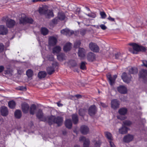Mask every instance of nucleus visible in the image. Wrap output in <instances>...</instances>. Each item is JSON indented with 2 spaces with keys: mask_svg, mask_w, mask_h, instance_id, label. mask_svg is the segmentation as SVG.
Here are the masks:
<instances>
[{
  "mask_svg": "<svg viewBox=\"0 0 147 147\" xmlns=\"http://www.w3.org/2000/svg\"><path fill=\"white\" fill-rule=\"evenodd\" d=\"M129 45L132 46L133 49L131 48H129V50L133 54L137 53V52L145 51L146 50V49L144 47L140 46L136 43H130Z\"/></svg>",
  "mask_w": 147,
  "mask_h": 147,
  "instance_id": "nucleus-1",
  "label": "nucleus"
},
{
  "mask_svg": "<svg viewBox=\"0 0 147 147\" xmlns=\"http://www.w3.org/2000/svg\"><path fill=\"white\" fill-rule=\"evenodd\" d=\"M63 121V118L61 117H56L55 116H52L49 118V123L50 125L54 123H56L58 126H60L62 124Z\"/></svg>",
  "mask_w": 147,
  "mask_h": 147,
  "instance_id": "nucleus-2",
  "label": "nucleus"
},
{
  "mask_svg": "<svg viewBox=\"0 0 147 147\" xmlns=\"http://www.w3.org/2000/svg\"><path fill=\"white\" fill-rule=\"evenodd\" d=\"M38 11L40 13L45 15L47 18H50L54 16L52 10H46L44 7H40Z\"/></svg>",
  "mask_w": 147,
  "mask_h": 147,
  "instance_id": "nucleus-3",
  "label": "nucleus"
},
{
  "mask_svg": "<svg viewBox=\"0 0 147 147\" xmlns=\"http://www.w3.org/2000/svg\"><path fill=\"white\" fill-rule=\"evenodd\" d=\"M20 24H24L26 23L32 24L33 20L31 18L27 17L25 14L23 13L21 14L20 17Z\"/></svg>",
  "mask_w": 147,
  "mask_h": 147,
  "instance_id": "nucleus-4",
  "label": "nucleus"
},
{
  "mask_svg": "<svg viewBox=\"0 0 147 147\" xmlns=\"http://www.w3.org/2000/svg\"><path fill=\"white\" fill-rule=\"evenodd\" d=\"M79 139L80 142H83L84 147H89L90 142L88 138L84 136H81Z\"/></svg>",
  "mask_w": 147,
  "mask_h": 147,
  "instance_id": "nucleus-5",
  "label": "nucleus"
},
{
  "mask_svg": "<svg viewBox=\"0 0 147 147\" xmlns=\"http://www.w3.org/2000/svg\"><path fill=\"white\" fill-rule=\"evenodd\" d=\"M121 78L124 82L128 83L131 81V77L130 74L124 73L121 76Z\"/></svg>",
  "mask_w": 147,
  "mask_h": 147,
  "instance_id": "nucleus-6",
  "label": "nucleus"
},
{
  "mask_svg": "<svg viewBox=\"0 0 147 147\" xmlns=\"http://www.w3.org/2000/svg\"><path fill=\"white\" fill-rule=\"evenodd\" d=\"M105 136L107 139L109 140V142L111 147H115V146L113 143L111 142V140H113L111 134L109 132H105Z\"/></svg>",
  "mask_w": 147,
  "mask_h": 147,
  "instance_id": "nucleus-7",
  "label": "nucleus"
},
{
  "mask_svg": "<svg viewBox=\"0 0 147 147\" xmlns=\"http://www.w3.org/2000/svg\"><path fill=\"white\" fill-rule=\"evenodd\" d=\"M97 109L95 106L93 105L91 106L88 110L89 114L91 116L94 115L96 112Z\"/></svg>",
  "mask_w": 147,
  "mask_h": 147,
  "instance_id": "nucleus-8",
  "label": "nucleus"
},
{
  "mask_svg": "<svg viewBox=\"0 0 147 147\" xmlns=\"http://www.w3.org/2000/svg\"><path fill=\"white\" fill-rule=\"evenodd\" d=\"M117 77V76L116 75H115L113 77H112L111 75L109 74L107 75V78L111 85H112L114 84Z\"/></svg>",
  "mask_w": 147,
  "mask_h": 147,
  "instance_id": "nucleus-9",
  "label": "nucleus"
},
{
  "mask_svg": "<svg viewBox=\"0 0 147 147\" xmlns=\"http://www.w3.org/2000/svg\"><path fill=\"white\" fill-rule=\"evenodd\" d=\"M89 47L92 51L95 52L99 51V47L96 44L91 43L89 45Z\"/></svg>",
  "mask_w": 147,
  "mask_h": 147,
  "instance_id": "nucleus-10",
  "label": "nucleus"
},
{
  "mask_svg": "<svg viewBox=\"0 0 147 147\" xmlns=\"http://www.w3.org/2000/svg\"><path fill=\"white\" fill-rule=\"evenodd\" d=\"M119 105V102L117 99L112 100L111 102V107L113 109H115L118 108Z\"/></svg>",
  "mask_w": 147,
  "mask_h": 147,
  "instance_id": "nucleus-11",
  "label": "nucleus"
},
{
  "mask_svg": "<svg viewBox=\"0 0 147 147\" xmlns=\"http://www.w3.org/2000/svg\"><path fill=\"white\" fill-rule=\"evenodd\" d=\"M57 42V39L53 36L50 37L49 38V43L50 46H53L55 45Z\"/></svg>",
  "mask_w": 147,
  "mask_h": 147,
  "instance_id": "nucleus-12",
  "label": "nucleus"
},
{
  "mask_svg": "<svg viewBox=\"0 0 147 147\" xmlns=\"http://www.w3.org/2000/svg\"><path fill=\"white\" fill-rule=\"evenodd\" d=\"M118 91L121 94H125L127 93V88L124 86H120L117 87Z\"/></svg>",
  "mask_w": 147,
  "mask_h": 147,
  "instance_id": "nucleus-13",
  "label": "nucleus"
},
{
  "mask_svg": "<svg viewBox=\"0 0 147 147\" xmlns=\"http://www.w3.org/2000/svg\"><path fill=\"white\" fill-rule=\"evenodd\" d=\"M29 106L28 104L24 103L22 105V108L23 112L25 113L28 112Z\"/></svg>",
  "mask_w": 147,
  "mask_h": 147,
  "instance_id": "nucleus-14",
  "label": "nucleus"
},
{
  "mask_svg": "<svg viewBox=\"0 0 147 147\" xmlns=\"http://www.w3.org/2000/svg\"><path fill=\"white\" fill-rule=\"evenodd\" d=\"M86 51L82 48H79L78 52V54L79 57L81 59H83L85 56Z\"/></svg>",
  "mask_w": 147,
  "mask_h": 147,
  "instance_id": "nucleus-15",
  "label": "nucleus"
},
{
  "mask_svg": "<svg viewBox=\"0 0 147 147\" xmlns=\"http://www.w3.org/2000/svg\"><path fill=\"white\" fill-rule=\"evenodd\" d=\"M8 32L7 29L3 25H0V34L1 35H6Z\"/></svg>",
  "mask_w": 147,
  "mask_h": 147,
  "instance_id": "nucleus-16",
  "label": "nucleus"
},
{
  "mask_svg": "<svg viewBox=\"0 0 147 147\" xmlns=\"http://www.w3.org/2000/svg\"><path fill=\"white\" fill-rule=\"evenodd\" d=\"M89 131V128L87 126L84 125L81 127L80 131L82 134H86Z\"/></svg>",
  "mask_w": 147,
  "mask_h": 147,
  "instance_id": "nucleus-17",
  "label": "nucleus"
},
{
  "mask_svg": "<svg viewBox=\"0 0 147 147\" xmlns=\"http://www.w3.org/2000/svg\"><path fill=\"white\" fill-rule=\"evenodd\" d=\"M1 112L2 115L3 116H7L8 113L7 108V107L3 106L1 108Z\"/></svg>",
  "mask_w": 147,
  "mask_h": 147,
  "instance_id": "nucleus-18",
  "label": "nucleus"
},
{
  "mask_svg": "<svg viewBox=\"0 0 147 147\" xmlns=\"http://www.w3.org/2000/svg\"><path fill=\"white\" fill-rule=\"evenodd\" d=\"M15 22L13 20L9 19L6 22V25L9 28L13 27L15 24Z\"/></svg>",
  "mask_w": 147,
  "mask_h": 147,
  "instance_id": "nucleus-19",
  "label": "nucleus"
},
{
  "mask_svg": "<svg viewBox=\"0 0 147 147\" xmlns=\"http://www.w3.org/2000/svg\"><path fill=\"white\" fill-rule=\"evenodd\" d=\"M134 138L133 135H128L123 138V141L125 142H129L132 141Z\"/></svg>",
  "mask_w": 147,
  "mask_h": 147,
  "instance_id": "nucleus-20",
  "label": "nucleus"
},
{
  "mask_svg": "<svg viewBox=\"0 0 147 147\" xmlns=\"http://www.w3.org/2000/svg\"><path fill=\"white\" fill-rule=\"evenodd\" d=\"M87 59L89 61H93L95 59L94 54L91 52L89 53L88 55Z\"/></svg>",
  "mask_w": 147,
  "mask_h": 147,
  "instance_id": "nucleus-21",
  "label": "nucleus"
},
{
  "mask_svg": "<svg viewBox=\"0 0 147 147\" xmlns=\"http://www.w3.org/2000/svg\"><path fill=\"white\" fill-rule=\"evenodd\" d=\"M128 128L123 125L122 127L119 129V132L122 134H124L127 133Z\"/></svg>",
  "mask_w": 147,
  "mask_h": 147,
  "instance_id": "nucleus-22",
  "label": "nucleus"
},
{
  "mask_svg": "<svg viewBox=\"0 0 147 147\" xmlns=\"http://www.w3.org/2000/svg\"><path fill=\"white\" fill-rule=\"evenodd\" d=\"M93 144L94 145V147H99L100 144V142L98 138L96 139H94L92 141Z\"/></svg>",
  "mask_w": 147,
  "mask_h": 147,
  "instance_id": "nucleus-23",
  "label": "nucleus"
},
{
  "mask_svg": "<svg viewBox=\"0 0 147 147\" xmlns=\"http://www.w3.org/2000/svg\"><path fill=\"white\" fill-rule=\"evenodd\" d=\"M140 77L143 78L147 77V71L145 69H142L140 72Z\"/></svg>",
  "mask_w": 147,
  "mask_h": 147,
  "instance_id": "nucleus-24",
  "label": "nucleus"
},
{
  "mask_svg": "<svg viewBox=\"0 0 147 147\" xmlns=\"http://www.w3.org/2000/svg\"><path fill=\"white\" fill-rule=\"evenodd\" d=\"M127 109L125 108H123L120 109L118 111L119 113L121 115H125L126 114L127 112Z\"/></svg>",
  "mask_w": 147,
  "mask_h": 147,
  "instance_id": "nucleus-25",
  "label": "nucleus"
},
{
  "mask_svg": "<svg viewBox=\"0 0 147 147\" xmlns=\"http://www.w3.org/2000/svg\"><path fill=\"white\" fill-rule=\"evenodd\" d=\"M36 109V107L35 105H32L30 108V113L31 114H34Z\"/></svg>",
  "mask_w": 147,
  "mask_h": 147,
  "instance_id": "nucleus-26",
  "label": "nucleus"
},
{
  "mask_svg": "<svg viewBox=\"0 0 147 147\" xmlns=\"http://www.w3.org/2000/svg\"><path fill=\"white\" fill-rule=\"evenodd\" d=\"M129 72L130 74H135L137 73L138 70L137 68L135 67H129Z\"/></svg>",
  "mask_w": 147,
  "mask_h": 147,
  "instance_id": "nucleus-27",
  "label": "nucleus"
},
{
  "mask_svg": "<svg viewBox=\"0 0 147 147\" xmlns=\"http://www.w3.org/2000/svg\"><path fill=\"white\" fill-rule=\"evenodd\" d=\"M61 48L60 47L57 46L54 47L53 49V53L54 54L57 53L61 51Z\"/></svg>",
  "mask_w": 147,
  "mask_h": 147,
  "instance_id": "nucleus-28",
  "label": "nucleus"
},
{
  "mask_svg": "<svg viewBox=\"0 0 147 147\" xmlns=\"http://www.w3.org/2000/svg\"><path fill=\"white\" fill-rule=\"evenodd\" d=\"M15 116L17 118L19 119L22 116L21 111L19 110H16L15 112Z\"/></svg>",
  "mask_w": 147,
  "mask_h": 147,
  "instance_id": "nucleus-29",
  "label": "nucleus"
},
{
  "mask_svg": "<svg viewBox=\"0 0 147 147\" xmlns=\"http://www.w3.org/2000/svg\"><path fill=\"white\" fill-rule=\"evenodd\" d=\"M74 34L72 31L69 30L67 28L65 29V34L67 36H70Z\"/></svg>",
  "mask_w": 147,
  "mask_h": 147,
  "instance_id": "nucleus-30",
  "label": "nucleus"
},
{
  "mask_svg": "<svg viewBox=\"0 0 147 147\" xmlns=\"http://www.w3.org/2000/svg\"><path fill=\"white\" fill-rule=\"evenodd\" d=\"M46 75V73L45 71H42L39 72L38 74V77L40 78H44Z\"/></svg>",
  "mask_w": 147,
  "mask_h": 147,
  "instance_id": "nucleus-31",
  "label": "nucleus"
},
{
  "mask_svg": "<svg viewBox=\"0 0 147 147\" xmlns=\"http://www.w3.org/2000/svg\"><path fill=\"white\" fill-rule=\"evenodd\" d=\"M36 115L37 117L39 119L42 118L43 115L42 111L41 110H39L37 112Z\"/></svg>",
  "mask_w": 147,
  "mask_h": 147,
  "instance_id": "nucleus-32",
  "label": "nucleus"
},
{
  "mask_svg": "<svg viewBox=\"0 0 147 147\" xmlns=\"http://www.w3.org/2000/svg\"><path fill=\"white\" fill-rule=\"evenodd\" d=\"M41 33L44 35H47L48 33V30L45 28H42L41 29Z\"/></svg>",
  "mask_w": 147,
  "mask_h": 147,
  "instance_id": "nucleus-33",
  "label": "nucleus"
},
{
  "mask_svg": "<svg viewBox=\"0 0 147 147\" xmlns=\"http://www.w3.org/2000/svg\"><path fill=\"white\" fill-rule=\"evenodd\" d=\"M65 125L68 128H71L72 127V123L71 120L67 119L66 120Z\"/></svg>",
  "mask_w": 147,
  "mask_h": 147,
  "instance_id": "nucleus-34",
  "label": "nucleus"
},
{
  "mask_svg": "<svg viewBox=\"0 0 147 147\" xmlns=\"http://www.w3.org/2000/svg\"><path fill=\"white\" fill-rule=\"evenodd\" d=\"M47 71L48 74L51 75L54 71V68L53 67H49L47 68Z\"/></svg>",
  "mask_w": 147,
  "mask_h": 147,
  "instance_id": "nucleus-35",
  "label": "nucleus"
},
{
  "mask_svg": "<svg viewBox=\"0 0 147 147\" xmlns=\"http://www.w3.org/2000/svg\"><path fill=\"white\" fill-rule=\"evenodd\" d=\"M72 119L74 123L75 124L77 123L78 121V118L76 114H74L72 115Z\"/></svg>",
  "mask_w": 147,
  "mask_h": 147,
  "instance_id": "nucleus-36",
  "label": "nucleus"
},
{
  "mask_svg": "<svg viewBox=\"0 0 147 147\" xmlns=\"http://www.w3.org/2000/svg\"><path fill=\"white\" fill-rule=\"evenodd\" d=\"M58 19L60 20H64V13L63 12H59L58 14Z\"/></svg>",
  "mask_w": 147,
  "mask_h": 147,
  "instance_id": "nucleus-37",
  "label": "nucleus"
},
{
  "mask_svg": "<svg viewBox=\"0 0 147 147\" xmlns=\"http://www.w3.org/2000/svg\"><path fill=\"white\" fill-rule=\"evenodd\" d=\"M16 105L15 102L13 100L10 101L8 102L9 107L11 109L13 108Z\"/></svg>",
  "mask_w": 147,
  "mask_h": 147,
  "instance_id": "nucleus-38",
  "label": "nucleus"
},
{
  "mask_svg": "<svg viewBox=\"0 0 147 147\" xmlns=\"http://www.w3.org/2000/svg\"><path fill=\"white\" fill-rule=\"evenodd\" d=\"M71 48V44L70 43H67L65 45V51L69 50Z\"/></svg>",
  "mask_w": 147,
  "mask_h": 147,
  "instance_id": "nucleus-39",
  "label": "nucleus"
},
{
  "mask_svg": "<svg viewBox=\"0 0 147 147\" xmlns=\"http://www.w3.org/2000/svg\"><path fill=\"white\" fill-rule=\"evenodd\" d=\"M26 74L28 77L30 78L33 75V72L32 70L29 69L26 71Z\"/></svg>",
  "mask_w": 147,
  "mask_h": 147,
  "instance_id": "nucleus-40",
  "label": "nucleus"
},
{
  "mask_svg": "<svg viewBox=\"0 0 147 147\" xmlns=\"http://www.w3.org/2000/svg\"><path fill=\"white\" fill-rule=\"evenodd\" d=\"M85 14L88 16L92 18H95L96 16V14L95 13L91 12L90 13H89L88 14Z\"/></svg>",
  "mask_w": 147,
  "mask_h": 147,
  "instance_id": "nucleus-41",
  "label": "nucleus"
},
{
  "mask_svg": "<svg viewBox=\"0 0 147 147\" xmlns=\"http://www.w3.org/2000/svg\"><path fill=\"white\" fill-rule=\"evenodd\" d=\"M124 125L127 126H130L132 124V122L129 120H126L123 122Z\"/></svg>",
  "mask_w": 147,
  "mask_h": 147,
  "instance_id": "nucleus-42",
  "label": "nucleus"
},
{
  "mask_svg": "<svg viewBox=\"0 0 147 147\" xmlns=\"http://www.w3.org/2000/svg\"><path fill=\"white\" fill-rule=\"evenodd\" d=\"M86 62H82L80 65V69L84 70L86 69Z\"/></svg>",
  "mask_w": 147,
  "mask_h": 147,
  "instance_id": "nucleus-43",
  "label": "nucleus"
},
{
  "mask_svg": "<svg viewBox=\"0 0 147 147\" xmlns=\"http://www.w3.org/2000/svg\"><path fill=\"white\" fill-rule=\"evenodd\" d=\"M122 55L120 53H118L115 55V58L116 59H122Z\"/></svg>",
  "mask_w": 147,
  "mask_h": 147,
  "instance_id": "nucleus-44",
  "label": "nucleus"
},
{
  "mask_svg": "<svg viewBox=\"0 0 147 147\" xmlns=\"http://www.w3.org/2000/svg\"><path fill=\"white\" fill-rule=\"evenodd\" d=\"M57 59L60 61H62L64 57V55L63 54H60L57 55Z\"/></svg>",
  "mask_w": 147,
  "mask_h": 147,
  "instance_id": "nucleus-45",
  "label": "nucleus"
},
{
  "mask_svg": "<svg viewBox=\"0 0 147 147\" xmlns=\"http://www.w3.org/2000/svg\"><path fill=\"white\" fill-rule=\"evenodd\" d=\"M100 15L101 18L102 19H105L107 17V15L103 11L100 12Z\"/></svg>",
  "mask_w": 147,
  "mask_h": 147,
  "instance_id": "nucleus-46",
  "label": "nucleus"
},
{
  "mask_svg": "<svg viewBox=\"0 0 147 147\" xmlns=\"http://www.w3.org/2000/svg\"><path fill=\"white\" fill-rule=\"evenodd\" d=\"M69 63L71 64V66L74 67L77 65V63L76 61L74 60H71L69 62Z\"/></svg>",
  "mask_w": 147,
  "mask_h": 147,
  "instance_id": "nucleus-47",
  "label": "nucleus"
},
{
  "mask_svg": "<svg viewBox=\"0 0 147 147\" xmlns=\"http://www.w3.org/2000/svg\"><path fill=\"white\" fill-rule=\"evenodd\" d=\"M85 111L84 109H80L79 110V114L80 115L83 116L85 114Z\"/></svg>",
  "mask_w": 147,
  "mask_h": 147,
  "instance_id": "nucleus-48",
  "label": "nucleus"
},
{
  "mask_svg": "<svg viewBox=\"0 0 147 147\" xmlns=\"http://www.w3.org/2000/svg\"><path fill=\"white\" fill-rule=\"evenodd\" d=\"M80 41H79L76 42L74 43V47L76 48H78L80 47Z\"/></svg>",
  "mask_w": 147,
  "mask_h": 147,
  "instance_id": "nucleus-49",
  "label": "nucleus"
},
{
  "mask_svg": "<svg viewBox=\"0 0 147 147\" xmlns=\"http://www.w3.org/2000/svg\"><path fill=\"white\" fill-rule=\"evenodd\" d=\"M117 117L118 119L121 120H124L126 119V117L125 116H117Z\"/></svg>",
  "mask_w": 147,
  "mask_h": 147,
  "instance_id": "nucleus-50",
  "label": "nucleus"
},
{
  "mask_svg": "<svg viewBox=\"0 0 147 147\" xmlns=\"http://www.w3.org/2000/svg\"><path fill=\"white\" fill-rule=\"evenodd\" d=\"M52 23L54 24H56L58 22V18H55L52 20Z\"/></svg>",
  "mask_w": 147,
  "mask_h": 147,
  "instance_id": "nucleus-51",
  "label": "nucleus"
},
{
  "mask_svg": "<svg viewBox=\"0 0 147 147\" xmlns=\"http://www.w3.org/2000/svg\"><path fill=\"white\" fill-rule=\"evenodd\" d=\"M4 46L2 43H0V52L3 51L4 49Z\"/></svg>",
  "mask_w": 147,
  "mask_h": 147,
  "instance_id": "nucleus-52",
  "label": "nucleus"
},
{
  "mask_svg": "<svg viewBox=\"0 0 147 147\" xmlns=\"http://www.w3.org/2000/svg\"><path fill=\"white\" fill-rule=\"evenodd\" d=\"M143 63L142 65L144 66L147 68V61L146 60L142 61Z\"/></svg>",
  "mask_w": 147,
  "mask_h": 147,
  "instance_id": "nucleus-53",
  "label": "nucleus"
},
{
  "mask_svg": "<svg viewBox=\"0 0 147 147\" xmlns=\"http://www.w3.org/2000/svg\"><path fill=\"white\" fill-rule=\"evenodd\" d=\"M100 26L103 30H105L107 28V27L104 24H101Z\"/></svg>",
  "mask_w": 147,
  "mask_h": 147,
  "instance_id": "nucleus-54",
  "label": "nucleus"
},
{
  "mask_svg": "<svg viewBox=\"0 0 147 147\" xmlns=\"http://www.w3.org/2000/svg\"><path fill=\"white\" fill-rule=\"evenodd\" d=\"M86 32V30H82L81 31L80 33L81 35H83L85 34Z\"/></svg>",
  "mask_w": 147,
  "mask_h": 147,
  "instance_id": "nucleus-55",
  "label": "nucleus"
},
{
  "mask_svg": "<svg viewBox=\"0 0 147 147\" xmlns=\"http://www.w3.org/2000/svg\"><path fill=\"white\" fill-rule=\"evenodd\" d=\"M45 0H32V1L34 3H36L39 1H44Z\"/></svg>",
  "mask_w": 147,
  "mask_h": 147,
  "instance_id": "nucleus-56",
  "label": "nucleus"
},
{
  "mask_svg": "<svg viewBox=\"0 0 147 147\" xmlns=\"http://www.w3.org/2000/svg\"><path fill=\"white\" fill-rule=\"evenodd\" d=\"M108 19L111 21H115V19L114 18H112L110 16H109V17L108 18Z\"/></svg>",
  "mask_w": 147,
  "mask_h": 147,
  "instance_id": "nucleus-57",
  "label": "nucleus"
},
{
  "mask_svg": "<svg viewBox=\"0 0 147 147\" xmlns=\"http://www.w3.org/2000/svg\"><path fill=\"white\" fill-rule=\"evenodd\" d=\"M100 104L102 106V107H107V105L104 103H103L102 102H100Z\"/></svg>",
  "mask_w": 147,
  "mask_h": 147,
  "instance_id": "nucleus-58",
  "label": "nucleus"
},
{
  "mask_svg": "<svg viewBox=\"0 0 147 147\" xmlns=\"http://www.w3.org/2000/svg\"><path fill=\"white\" fill-rule=\"evenodd\" d=\"M4 69V67L3 66H0V72H1L3 71Z\"/></svg>",
  "mask_w": 147,
  "mask_h": 147,
  "instance_id": "nucleus-59",
  "label": "nucleus"
},
{
  "mask_svg": "<svg viewBox=\"0 0 147 147\" xmlns=\"http://www.w3.org/2000/svg\"><path fill=\"white\" fill-rule=\"evenodd\" d=\"M75 96L78 98H82V96L80 95H76Z\"/></svg>",
  "mask_w": 147,
  "mask_h": 147,
  "instance_id": "nucleus-60",
  "label": "nucleus"
},
{
  "mask_svg": "<svg viewBox=\"0 0 147 147\" xmlns=\"http://www.w3.org/2000/svg\"><path fill=\"white\" fill-rule=\"evenodd\" d=\"M57 105L59 107H62L63 105L62 104H61L60 103H59V102H57Z\"/></svg>",
  "mask_w": 147,
  "mask_h": 147,
  "instance_id": "nucleus-61",
  "label": "nucleus"
},
{
  "mask_svg": "<svg viewBox=\"0 0 147 147\" xmlns=\"http://www.w3.org/2000/svg\"><path fill=\"white\" fill-rule=\"evenodd\" d=\"M4 73L5 74H8L10 72L8 70H5Z\"/></svg>",
  "mask_w": 147,
  "mask_h": 147,
  "instance_id": "nucleus-62",
  "label": "nucleus"
},
{
  "mask_svg": "<svg viewBox=\"0 0 147 147\" xmlns=\"http://www.w3.org/2000/svg\"><path fill=\"white\" fill-rule=\"evenodd\" d=\"M24 89H26L25 88H24L23 87H20V88L19 89L20 90H23Z\"/></svg>",
  "mask_w": 147,
  "mask_h": 147,
  "instance_id": "nucleus-63",
  "label": "nucleus"
},
{
  "mask_svg": "<svg viewBox=\"0 0 147 147\" xmlns=\"http://www.w3.org/2000/svg\"><path fill=\"white\" fill-rule=\"evenodd\" d=\"M61 34H64V29H63L61 31Z\"/></svg>",
  "mask_w": 147,
  "mask_h": 147,
  "instance_id": "nucleus-64",
  "label": "nucleus"
}]
</instances>
